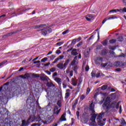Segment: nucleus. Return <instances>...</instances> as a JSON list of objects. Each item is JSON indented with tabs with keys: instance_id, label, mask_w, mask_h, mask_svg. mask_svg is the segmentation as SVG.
Here are the masks:
<instances>
[{
	"instance_id": "nucleus-1",
	"label": "nucleus",
	"mask_w": 126,
	"mask_h": 126,
	"mask_svg": "<svg viewBox=\"0 0 126 126\" xmlns=\"http://www.w3.org/2000/svg\"><path fill=\"white\" fill-rule=\"evenodd\" d=\"M115 94H116L115 93H112L111 94L109 97H106L104 102L102 104V107L104 108V109H105L108 104L109 105L113 100H115L116 99V96L115 95Z\"/></svg>"
},
{
	"instance_id": "nucleus-2",
	"label": "nucleus",
	"mask_w": 126,
	"mask_h": 126,
	"mask_svg": "<svg viewBox=\"0 0 126 126\" xmlns=\"http://www.w3.org/2000/svg\"><path fill=\"white\" fill-rule=\"evenodd\" d=\"M119 108H120V102L117 103V102L114 101L109 104H108V106L104 109V110H106L107 111L110 110V109H117V110H119Z\"/></svg>"
},
{
	"instance_id": "nucleus-3",
	"label": "nucleus",
	"mask_w": 126,
	"mask_h": 126,
	"mask_svg": "<svg viewBox=\"0 0 126 126\" xmlns=\"http://www.w3.org/2000/svg\"><path fill=\"white\" fill-rule=\"evenodd\" d=\"M105 112H101V113H99V114L97 116V118H96V121H98L97 124L99 126H105V123L103 122L102 121H101V120H102V119H103V118H104V117H105Z\"/></svg>"
},
{
	"instance_id": "nucleus-4",
	"label": "nucleus",
	"mask_w": 126,
	"mask_h": 126,
	"mask_svg": "<svg viewBox=\"0 0 126 126\" xmlns=\"http://www.w3.org/2000/svg\"><path fill=\"white\" fill-rule=\"evenodd\" d=\"M22 91H23V90H22L21 88H17V89L15 90L13 92L14 96H18V95L22 94Z\"/></svg>"
},
{
	"instance_id": "nucleus-5",
	"label": "nucleus",
	"mask_w": 126,
	"mask_h": 126,
	"mask_svg": "<svg viewBox=\"0 0 126 126\" xmlns=\"http://www.w3.org/2000/svg\"><path fill=\"white\" fill-rule=\"evenodd\" d=\"M103 59L102 57H98L96 58V59L94 60V63L95 64H97V65H99L101 64V63H103Z\"/></svg>"
},
{
	"instance_id": "nucleus-6",
	"label": "nucleus",
	"mask_w": 126,
	"mask_h": 126,
	"mask_svg": "<svg viewBox=\"0 0 126 126\" xmlns=\"http://www.w3.org/2000/svg\"><path fill=\"white\" fill-rule=\"evenodd\" d=\"M21 31H22V30H18L15 32H9L8 33H7L5 35H3L2 38H5V37H8L9 36H11V35H13V34H16L17 33H19V32H21Z\"/></svg>"
},
{
	"instance_id": "nucleus-7",
	"label": "nucleus",
	"mask_w": 126,
	"mask_h": 126,
	"mask_svg": "<svg viewBox=\"0 0 126 126\" xmlns=\"http://www.w3.org/2000/svg\"><path fill=\"white\" fill-rule=\"evenodd\" d=\"M40 78L42 81H49V77L44 73H42L40 74Z\"/></svg>"
},
{
	"instance_id": "nucleus-8",
	"label": "nucleus",
	"mask_w": 126,
	"mask_h": 126,
	"mask_svg": "<svg viewBox=\"0 0 126 126\" xmlns=\"http://www.w3.org/2000/svg\"><path fill=\"white\" fill-rule=\"evenodd\" d=\"M28 88V83H23L21 84V89L23 91H25V90H27Z\"/></svg>"
},
{
	"instance_id": "nucleus-9",
	"label": "nucleus",
	"mask_w": 126,
	"mask_h": 126,
	"mask_svg": "<svg viewBox=\"0 0 126 126\" xmlns=\"http://www.w3.org/2000/svg\"><path fill=\"white\" fill-rule=\"evenodd\" d=\"M78 104V99H75L72 102V110L73 111L75 110V108H76V105Z\"/></svg>"
},
{
	"instance_id": "nucleus-10",
	"label": "nucleus",
	"mask_w": 126,
	"mask_h": 126,
	"mask_svg": "<svg viewBox=\"0 0 126 126\" xmlns=\"http://www.w3.org/2000/svg\"><path fill=\"white\" fill-rule=\"evenodd\" d=\"M66 121V118H65V116L64 115V114H63L62 115L59 120L57 121V123L59 124L60 122H65Z\"/></svg>"
},
{
	"instance_id": "nucleus-11",
	"label": "nucleus",
	"mask_w": 126,
	"mask_h": 126,
	"mask_svg": "<svg viewBox=\"0 0 126 126\" xmlns=\"http://www.w3.org/2000/svg\"><path fill=\"white\" fill-rule=\"evenodd\" d=\"M44 26H47V25L45 24H41L34 26L35 29H39V28H43Z\"/></svg>"
},
{
	"instance_id": "nucleus-12",
	"label": "nucleus",
	"mask_w": 126,
	"mask_h": 126,
	"mask_svg": "<svg viewBox=\"0 0 126 126\" xmlns=\"http://www.w3.org/2000/svg\"><path fill=\"white\" fill-rule=\"evenodd\" d=\"M41 33L43 36H46L48 34V31L47 30V27H44V29H41Z\"/></svg>"
},
{
	"instance_id": "nucleus-13",
	"label": "nucleus",
	"mask_w": 126,
	"mask_h": 126,
	"mask_svg": "<svg viewBox=\"0 0 126 126\" xmlns=\"http://www.w3.org/2000/svg\"><path fill=\"white\" fill-rule=\"evenodd\" d=\"M57 66L58 68H60V69H64V65L63 63H60L57 65Z\"/></svg>"
},
{
	"instance_id": "nucleus-14",
	"label": "nucleus",
	"mask_w": 126,
	"mask_h": 126,
	"mask_svg": "<svg viewBox=\"0 0 126 126\" xmlns=\"http://www.w3.org/2000/svg\"><path fill=\"white\" fill-rule=\"evenodd\" d=\"M76 51H77V50L75 48L73 49L71 52V54L72 56H77V55H78V53H77V52H76Z\"/></svg>"
},
{
	"instance_id": "nucleus-15",
	"label": "nucleus",
	"mask_w": 126,
	"mask_h": 126,
	"mask_svg": "<svg viewBox=\"0 0 126 126\" xmlns=\"http://www.w3.org/2000/svg\"><path fill=\"white\" fill-rule=\"evenodd\" d=\"M115 18H117V17L112 16V17H110L108 18L107 19H104L102 21V24H104V23H105V22H106V21H107V20H111L112 19H115Z\"/></svg>"
},
{
	"instance_id": "nucleus-16",
	"label": "nucleus",
	"mask_w": 126,
	"mask_h": 126,
	"mask_svg": "<svg viewBox=\"0 0 126 126\" xmlns=\"http://www.w3.org/2000/svg\"><path fill=\"white\" fill-rule=\"evenodd\" d=\"M55 80L57 83H58V84H59V85H62V79L61 78L56 77V78H55Z\"/></svg>"
},
{
	"instance_id": "nucleus-17",
	"label": "nucleus",
	"mask_w": 126,
	"mask_h": 126,
	"mask_svg": "<svg viewBox=\"0 0 126 126\" xmlns=\"http://www.w3.org/2000/svg\"><path fill=\"white\" fill-rule=\"evenodd\" d=\"M108 54V50L106 49H104L101 50V56H106Z\"/></svg>"
},
{
	"instance_id": "nucleus-18",
	"label": "nucleus",
	"mask_w": 126,
	"mask_h": 126,
	"mask_svg": "<svg viewBox=\"0 0 126 126\" xmlns=\"http://www.w3.org/2000/svg\"><path fill=\"white\" fill-rule=\"evenodd\" d=\"M71 83L73 86H76L77 85V82L75 81V79L72 78L71 79Z\"/></svg>"
},
{
	"instance_id": "nucleus-19",
	"label": "nucleus",
	"mask_w": 126,
	"mask_h": 126,
	"mask_svg": "<svg viewBox=\"0 0 126 126\" xmlns=\"http://www.w3.org/2000/svg\"><path fill=\"white\" fill-rule=\"evenodd\" d=\"M22 77L23 79H27V78H29L30 77V74H29V73H26L24 76H22Z\"/></svg>"
},
{
	"instance_id": "nucleus-20",
	"label": "nucleus",
	"mask_w": 126,
	"mask_h": 126,
	"mask_svg": "<svg viewBox=\"0 0 126 126\" xmlns=\"http://www.w3.org/2000/svg\"><path fill=\"white\" fill-rule=\"evenodd\" d=\"M76 42H77L76 38L73 39L71 44L67 47V48H69V47H71L73 44L75 45V44H76Z\"/></svg>"
},
{
	"instance_id": "nucleus-21",
	"label": "nucleus",
	"mask_w": 126,
	"mask_h": 126,
	"mask_svg": "<svg viewBox=\"0 0 126 126\" xmlns=\"http://www.w3.org/2000/svg\"><path fill=\"white\" fill-rule=\"evenodd\" d=\"M120 11H121L119 9H112L109 11V13H111V12H112L113 13H114V12H120Z\"/></svg>"
},
{
	"instance_id": "nucleus-22",
	"label": "nucleus",
	"mask_w": 126,
	"mask_h": 126,
	"mask_svg": "<svg viewBox=\"0 0 126 126\" xmlns=\"http://www.w3.org/2000/svg\"><path fill=\"white\" fill-rule=\"evenodd\" d=\"M114 65L115 66H117V67L121 66V62L120 61L115 62L114 63Z\"/></svg>"
},
{
	"instance_id": "nucleus-23",
	"label": "nucleus",
	"mask_w": 126,
	"mask_h": 126,
	"mask_svg": "<svg viewBox=\"0 0 126 126\" xmlns=\"http://www.w3.org/2000/svg\"><path fill=\"white\" fill-rule=\"evenodd\" d=\"M70 60L69 59H67L65 62V63H64V69L66 68V66L69 63Z\"/></svg>"
},
{
	"instance_id": "nucleus-24",
	"label": "nucleus",
	"mask_w": 126,
	"mask_h": 126,
	"mask_svg": "<svg viewBox=\"0 0 126 126\" xmlns=\"http://www.w3.org/2000/svg\"><path fill=\"white\" fill-rule=\"evenodd\" d=\"M32 77H34L35 78H38L40 77V76H41V74L40 75L39 74H35V73H32Z\"/></svg>"
},
{
	"instance_id": "nucleus-25",
	"label": "nucleus",
	"mask_w": 126,
	"mask_h": 126,
	"mask_svg": "<svg viewBox=\"0 0 126 126\" xmlns=\"http://www.w3.org/2000/svg\"><path fill=\"white\" fill-rule=\"evenodd\" d=\"M101 44L103 45V46L106 47V46L108 45V41H107V40H104L101 42Z\"/></svg>"
},
{
	"instance_id": "nucleus-26",
	"label": "nucleus",
	"mask_w": 126,
	"mask_h": 126,
	"mask_svg": "<svg viewBox=\"0 0 126 126\" xmlns=\"http://www.w3.org/2000/svg\"><path fill=\"white\" fill-rule=\"evenodd\" d=\"M35 122H40L41 121V117L40 116H37L35 118Z\"/></svg>"
},
{
	"instance_id": "nucleus-27",
	"label": "nucleus",
	"mask_w": 126,
	"mask_h": 126,
	"mask_svg": "<svg viewBox=\"0 0 126 126\" xmlns=\"http://www.w3.org/2000/svg\"><path fill=\"white\" fill-rule=\"evenodd\" d=\"M103 48V46L101 44H99L96 46V50H102Z\"/></svg>"
},
{
	"instance_id": "nucleus-28",
	"label": "nucleus",
	"mask_w": 126,
	"mask_h": 126,
	"mask_svg": "<svg viewBox=\"0 0 126 126\" xmlns=\"http://www.w3.org/2000/svg\"><path fill=\"white\" fill-rule=\"evenodd\" d=\"M107 88H108V85H104L101 87V90H106Z\"/></svg>"
},
{
	"instance_id": "nucleus-29",
	"label": "nucleus",
	"mask_w": 126,
	"mask_h": 126,
	"mask_svg": "<svg viewBox=\"0 0 126 126\" xmlns=\"http://www.w3.org/2000/svg\"><path fill=\"white\" fill-rule=\"evenodd\" d=\"M119 12H121V13H124V12H126V8L124 7L123 9H119Z\"/></svg>"
},
{
	"instance_id": "nucleus-30",
	"label": "nucleus",
	"mask_w": 126,
	"mask_h": 126,
	"mask_svg": "<svg viewBox=\"0 0 126 126\" xmlns=\"http://www.w3.org/2000/svg\"><path fill=\"white\" fill-rule=\"evenodd\" d=\"M53 85H54V84L52 82H48L46 84V86L48 87H52V86H53Z\"/></svg>"
},
{
	"instance_id": "nucleus-31",
	"label": "nucleus",
	"mask_w": 126,
	"mask_h": 126,
	"mask_svg": "<svg viewBox=\"0 0 126 126\" xmlns=\"http://www.w3.org/2000/svg\"><path fill=\"white\" fill-rule=\"evenodd\" d=\"M117 42V40L115 39H110L109 40V43L110 44H115Z\"/></svg>"
},
{
	"instance_id": "nucleus-32",
	"label": "nucleus",
	"mask_w": 126,
	"mask_h": 126,
	"mask_svg": "<svg viewBox=\"0 0 126 126\" xmlns=\"http://www.w3.org/2000/svg\"><path fill=\"white\" fill-rule=\"evenodd\" d=\"M123 57V58H126V55H125L123 53H122L121 55H119L118 56H114V58H122Z\"/></svg>"
},
{
	"instance_id": "nucleus-33",
	"label": "nucleus",
	"mask_w": 126,
	"mask_h": 126,
	"mask_svg": "<svg viewBox=\"0 0 126 126\" xmlns=\"http://www.w3.org/2000/svg\"><path fill=\"white\" fill-rule=\"evenodd\" d=\"M121 125H122V126H126V120H125V119H124V118H123V119H122Z\"/></svg>"
},
{
	"instance_id": "nucleus-34",
	"label": "nucleus",
	"mask_w": 126,
	"mask_h": 126,
	"mask_svg": "<svg viewBox=\"0 0 126 126\" xmlns=\"http://www.w3.org/2000/svg\"><path fill=\"white\" fill-rule=\"evenodd\" d=\"M117 39L119 42H123L124 41V37L123 36H119Z\"/></svg>"
},
{
	"instance_id": "nucleus-35",
	"label": "nucleus",
	"mask_w": 126,
	"mask_h": 126,
	"mask_svg": "<svg viewBox=\"0 0 126 126\" xmlns=\"http://www.w3.org/2000/svg\"><path fill=\"white\" fill-rule=\"evenodd\" d=\"M90 111L92 112V114H94V113H95V110H94V107H93L91 106L90 107Z\"/></svg>"
},
{
	"instance_id": "nucleus-36",
	"label": "nucleus",
	"mask_w": 126,
	"mask_h": 126,
	"mask_svg": "<svg viewBox=\"0 0 126 126\" xmlns=\"http://www.w3.org/2000/svg\"><path fill=\"white\" fill-rule=\"evenodd\" d=\"M84 55H85V58H88V57L89 56V51H85Z\"/></svg>"
},
{
	"instance_id": "nucleus-37",
	"label": "nucleus",
	"mask_w": 126,
	"mask_h": 126,
	"mask_svg": "<svg viewBox=\"0 0 126 126\" xmlns=\"http://www.w3.org/2000/svg\"><path fill=\"white\" fill-rule=\"evenodd\" d=\"M58 106H59V108H61L62 107V101L61 100H58L57 103Z\"/></svg>"
},
{
	"instance_id": "nucleus-38",
	"label": "nucleus",
	"mask_w": 126,
	"mask_h": 126,
	"mask_svg": "<svg viewBox=\"0 0 126 126\" xmlns=\"http://www.w3.org/2000/svg\"><path fill=\"white\" fill-rule=\"evenodd\" d=\"M22 126H27V124L26 123V121L23 120L22 122Z\"/></svg>"
},
{
	"instance_id": "nucleus-39",
	"label": "nucleus",
	"mask_w": 126,
	"mask_h": 126,
	"mask_svg": "<svg viewBox=\"0 0 126 126\" xmlns=\"http://www.w3.org/2000/svg\"><path fill=\"white\" fill-rule=\"evenodd\" d=\"M48 61V58L45 57L43 59H41V62L42 63H45V62H47Z\"/></svg>"
},
{
	"instance_id": "nucleus-40",
	"label": "nucleus",
	"mask_w": 126,
	"mask_h": 126,
	"mask_svg": "<svg viewBox=\"0 0 126 126\" xmlns=\"http://www.w3.org/2000/svg\"><path fill=\"white\" fill-rule=\"evenodd\" d=\"M85 99V95L84 94H83L81 96L80 100V101H83Z\"/></svg>"
},
{
	"instance_id": "nucleus-41",
	"label": "nucleus",
	"mask_w": 126,
	"mask_h": 126,
	"mask_svg": "<svg viewBox=\"0 0 126 126\" xmlns=\"http://www.w3.org/2000/svg\"><path fill=\"white\" fill-rule=\"evenodd\" d=\"M108 64V66H109V67H113V66H114V64H113V63H111V62H109L108 63H107Z\"/></svg>"
},
{
	"instance_id": "nucleus-42",
	"label": "nucleus",
	"mask_w": 126,
	"mask_h": 126,
	"mask_svg": "<svg viewBox=\"0 0 126 126\" xmlns=\"http://www.w3.org/2000/svg\"><path fill=\"white\" fill-rule=\"evenodd\" d=\"M61 109H60L59 110L54 111V114H55V115H59V114H60V112H61Z\"/></svg>"
},
{
	"instance_id": "nucleus-43",
	"label": "nucleus",
	"mask_w": 126,
	"mask_h": 126,
	"mask_svg": "<svg viewBox=\"0 0 126 126\" xmlns=\"http://www.w3.org/2000/svg\"><path fill=\"white\" fill-rule=\"evenodd\" d=\"M109 49L110 50H112L113 51H115V50L116 49V46H110L109 47Z\"/></svg>"
},
{
	"instance_id": "nucleus-44",
	"label": "nucleus",
	"mask_w": 126,
	"mask_h": 126,
	"mask_svg": "<svg viewBox=\"0 0 126 126\" xmlns=\"http://www.w3.org/2000/svg\"><path fill=\"white\" fill-rule=\"evenodd\" d=\"M69 95H70L69 93H66L65 94V99H67L69 97Z\"/></svg>"
},
{
	"instance_id": "nucleus-45",
	"label": "nucleus",
	"mask_w": 126,
	"mask_h": 126,
	"mask_svg": "<svg viewBox=\"0 0 126 126\" xmlns=\"http://www.w3.org/2000/svg\"><path fill=\"white\" fill-rule=\"evenodd\" d=\"M6 63H7V61H4L0 63V66H1V65H3V64Z\"/></svg>"
},
{
	"instance_id": "nucleus-46",
	"label": "nucleus",
	"mask_w": 126,
	"mask_h": 126,
	"mask_svg": "<svg viewBox=\"0 0 126 126\" xmlns=\"http://www.w3.org/2000/svg\"><path fill=\"white\" fill-rule=\"evenodd\" d=\"M92 77H96V73L92 71L91 73Z\"/></svg>"
},
{
	"instance_id": "nucleus-47",
	"label": "nucleus",
	"mask_w": 126,
	"mask_h": 126,
	"mask_svg": "<svg viewBox=\"0 0 126 126\" xmlns=\"http://www.w3.org/2000/svg\"><path fill=\"white\" fill-rule=\"evenodd\" d=\"M75 63H76V61L73 60L70 63V65H74V64H75Z\"/></svg>"
},
{
	"instance_id": "nucleus-48",
	"label": "nucleus",
	"mask_w": 126,
	"mask_h": 126,
	"mask_svg": "<svg viewBox=\"0 0 126 126\" xmlns=\"http://www.w3.org/2000/svg\"><path fill=\"white\" fill-rule=\"evenodd\" d=\"M49 70L51 72H54V71H56V67H52L50 68Z\"/></svg>"
},
{
	"instance_id": "nucleus-49",
	"label": "nucleus",
	"mask_w": 126,
	"mask_h": 126,
	"mask_svg": "<svg viewBox=\"0 0 126 126\" xmlns=\"http://www.w3.org/2000/svg\"><path fill=\"white\" fill-rule=\"evenodd\" d=\"M30 121H31V118H30L28 119V121L26 122L27 126H29V124H30Z\"/></svg>"
},
{
	"instance_id": "nucleus-50",
	"label": "nucleus",
	"mask_w": 126,
	"mask_h": 126,
	"mask_svg": "<svg viewBox=\"0 0 126 126\" xmlns=\"http://www.w3.org/2000/svg\"><path fill=\"white\" fill-rule=\"evenodd\" d=\"M64 43V42H60L56 43V45L57 46H62Z\"/></svg>"
},
{
	"instance_id": "nucleus-51",
	"label": "nucleus",
	"mask_w": 126,
	"mask_h": 126,
	"mask_svg": "<svg viewBox=\"0 0 126 126\" xmlns=\"http://www.w3.org/2000/svg\"><path fill=\"white\" fill-rule=\"evenodd\" d=\"M91 121H92V122H93V123H95V121H96V119L94 118V117H92L91 118Z\"/></svg>"
},
{
	"instance_id": "nucleus-52",
	"label": "nucleus",
	"mask_w": 126,
	"mask_h": 126,
	"mask_svg": "<svg viewBox=\"0 0 126 126\" xmlns=\"http://www.w3.org/2000/svg\"><path fill=\"white\" fill-rule=\"evenodd\" d=\"M78 67H77V66H75L74 67V68H73V70H74V71H75V72H77V69H78Z\"/></svg>"
},
{
	"instance_id": "nucleus-53",
	"label": "nucleus",
	"mask_w": 126,
	"mask_h": 126,
	"mask_svg": "<svg viewBox=\"0 0 126 126\" xmlns=\"http://www.w3.org/2000/svg\"><path fill=\"white\" fill-rule=\"evenodd\" d=\"M108 65V63H101V66H103V67H106Z\"/></svg>"
},
{
	"instance_id": "nucleus-54",
	"label": "nucleus",
	"mask_w": 126,
	"mask_h": 126,
	"mask_svg": "<svg viewBox=\"0 0 126 126\" xmlns=\"http://www.w3.org/2000/svg\"><path fill=\"white\" fill-rule=\"evenodd\" d=\"M69 31V30H66V31L63 32V33H62L63 35H65V34H66L67 33H68V32Z\"/></svg>"
},
{
	"instance_id": "nucleus-55",
	"label": "nucleus",
	"mask_w": 126,
	"mask_h": 126,
	"mask_svg": "<svg viewBox=\"0 0 126 126\" xmlns=\"http://www.w3.org/2000/svg\"><path fill=\"white\" fill-rule=\"evenodd\" d=\"M46 30L47 31V32H49V33H51L52 30V29H48V27H46Z\"/></svg>"
},
{
	"instance_id": "nucleus-56",
	"label": "nucleus",
	"mask_w": 126,
	"mask_h": 126,
	"mask_svg": "<svg viewBox=\"0 0 126 126\" xmlns=\"http://www.w3.org/2000/svg\"><path fill=\"white\" fill-rule=\"evenodd\" d=\"M55 58H56V56H55V55H52L51 56H50V60H55Z\"/></svg>"
},
{
	"instance_id": "nucleus-57",
	"label": "nucleus",
	"mask_w": 126,
	"mask_h": 126,
	"mask_svg": "<svg viewBox=\"0 0 126 126\" xmlns=\"http://www.w3.org/2000/svg\"><path fill=\"white\" fill-rule=\"evenodd\" d=\"M109 53L111 55H112V56H115V55L116 54V53H115V52H114L113 51H111V50L109 51Z\"/></svg>"
},
{
	"instance_id": "nucleus-58",
	"label": "nucleus",
	"mask_w": 126,
	"mask_h": 126,
	"mask_svg": "<svg viewBox=\"0 0 126 126\" xmlns=\"http://www.w3.org/2000/svg\"><path fill=\"white\" fill-rule=\"evenodd\" d=\"M93 39H94V35H92L91 36H90L88 39V40L89 41H90V40H93Z\"/></svg>"
},
{
	"instance_id": "nucleus-59",
	"label": "nucleus",
	"mask_w": 126,
	"mask_h": 126,
	"mask_svg": "<svg viewBox=\"0 0 126 126\" xmlns=\"http://www.w3.org/2000/svg\"><path fill=\"white\" fill-rule=\"evenodd\" d=\"M59 110V106H55L54 108V111H58Z\"/></svg>"
},
{
	"instance_id": "nucleus-60",
	"label": "nucleus",
	"mask_w": 126,
	"mask_h": 126,
	"mask_svg": "<svg viewBox=\"0 0 126 126\" xmlns=\"http://www.w3.org/2000/svg\"><path fill=\"white\" fill-rule=\"evenodd\" d=\"M90 91H91L90 88H88L87 89V93H86L87 95H88V94H89V93H90Z\"/></svg>"
},
{
	"instance_id": "nucleus-61",
	"label": "nucleus",
	"mask_w": 126,
	"mask_h": 126,
	"mask_svg": "<svg viewBox=\"0 0 126 126\" xmlns=\"http://www.w3.org/2000/svg\"><path fill=\"white\" fill-rule=\"evenodd\" d=\"M62 53V52L60 50H57L56 51V54H57V55H60V54H61Z\"/></svg>"
},
{
	"instance_id": "nucleus-62",
	"label": "nucleus",
	"mask_w": 126,
	"mask_h": 126,
	"mask_svg": "<svg viewBox=\"0 0 126 126\" xmlns=\"http://www.w3.org/2000/svg\"><path fill=\"white\" fill-rule=\"evenodd\" d=\"M88 17H90V18H93L94 16L93 14H88Z\"/></svg>"
},
{
	"instance_id": "nucleus-63",
	"label": "nucleus",
	"mask_w": 126,
	"mask_h": 126,
	"mask_svg": "<svg viewBox=\"0 0 126 126\" xmlns=\"http://www.w3.org/2000/svg\"><path fill=\"white\" fill-rule=\"evenodd\" d=\"M5 126H11V125H10V123L7 122L5 123Z\"/></svg>"
},
{
	"instance_id": "nucleus-64",
	"label": "nucleus",
	"mask_w": 126,
	"mask_h": 126,
	"mask_svg": "<svg viewBox=\"0 0 126 126\" xmlns=\"http://www.w3.org/2000/svg\"><path fill=\"white\" fill-rule=\"evenodd\" d=\"M51 126H58V122L53 123Z\"/></svg>"
}]
</instances>
